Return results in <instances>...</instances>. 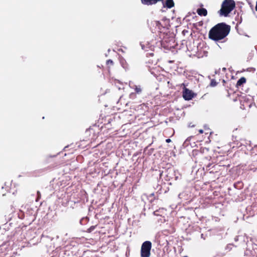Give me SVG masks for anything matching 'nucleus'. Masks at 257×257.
Here are the masks:
<instances>
[{
  "instance_id": "nucleus-1",
  "label": "nucleus",
  "mask_w": 257,
  "mask_h": 257,
  "mask_svg": "<svg viewBox=\"0 0 257 257\" xmlns=\"http://www.w3.org/2000/svg\"><path fill=\"white\" fill-rule=\"evenodd\" d=\"M230 31V26L225 23H220L209 31L208 38L215 42H224Z\"/></svg>"
},
{
  "instance_id": "nucleus-21",
  "label": "nucleus",
  "mask_w": 257,
  "mask_h": 257,
  "mask_svg": "<svg viewBox=\"0 0 257 257\" xmlns=\"http://www.w3.org/2000/svg\"><path fill=\"white\" fill-rule=\"evenodd\" d=\"M190 126H191V127H194V125H192V124H190L189 125Z\"/></svg>"
},
{
  "instance_id": "nucleus-13",
  "label": "nucleus",
  "mask_w": 257,
  "mask_h": 257,
  "mask_svg": "<svg viewBox=\"0 0 257 257\" xmlns=\"http://www.w3.org/2000/svg\"><path fill=\"white\" fill-rule=\"evenodd\" d=\"M135 90L136 92L137 93H140L142 92V89L140 86H136Z\"/></svg>"
},
{
  "instance_id": "nucleus-15",
  "label": "nucleus",
  "mask_w": 257,
  "mask_h": 257,
  "mask_svg": "<svg viewBox=\"0 0 257 257\" xmlns=\"http://www.w3.org/2000/svg\"><path fill=\"white\" fill-rule=\"evenodd\" d=\"M37 198L36 199V201H38V200L41 198V193L39 191H38L37 192Z\"/></svg>"
},
{
  "instance_id": "nucleus-12",
  "label": "nucleus",
  "mask_w": 257,
  "mask_h": 257,
  "mask_svg": "<svg viewBox=\"0 0 257 257\" xmlns=\"http://www.w3.org/2000/svg\"><path fill=\"white\" fill-rule=\"evenodd\" d=\"M106 64L108 65V68H109L110 66H112L113 65V62L111 60L109 59L106 61Z\"/></svg>"
},
{
  "instance_id": "nucleus-7",
  "label": "nucleus",
  "mask_w": 257,
  "mask_h": 257,
  "mask_svg": "<svg viewBox=\"0 0 257 257\" xmlns=\"http://www.w3.org/2000/svg\"><path fill=\"white\" fill-rule=\"evenodd\" d=\"M246 82V78L244 77H242L237 81L236 87L238 88L240 86H241L243 84L245 83Z\"/></svg>"
},
{
  "instance_id": "nucleus-4",
  "label": "nucleus",
  "mask_w": 257,
  "mask_h": 257,
  "mask_svg": "<svg viewBox=\"0 0 257 257\" xmlns=\"http://www.w3.org/2000/svg\"><path fill=\"white\" fill-rule=\"evenodd\" d=\"M181 86H183V97L185 100H191L196 95L192 90L187 88L184 83L181 84Z\"/></svg>"
},
{
  "instance_id": "nucleus-11",
  "label": "nucleus",
  "mask_w": 257,
  "mask_h": 257,
  "mask_svg": "<svg viewBox=\"0 0 257 257\" xmlns=\"http://www.w3.org/2000/svg\"><path fill=\"white\" fill-rule=\"evenodd\" d=\"M249 170H252L254 172L257 170V165H256L255 163L254 162L252 164H251L249 166Z\"/></svg>"
},
{
  "instance_id": "nucleus-9",
  "label": "nucleus",
  "mask_w": 257,
  "mask_h": 257,
  "mask_svg": "<svg viewBox=\"0 0 257 257\" xmlns=\"http://www.w3.org/2000/svg\"><path fill=\"white\" fill-rule=\"evenodd\" d=\"M197 13L199 16H206L207 15V11L205 8L197 9Z\"/></svg>"
},
{
  "instance_id": "nucleus-18",
  "label": "nucleus",
  "mask_w": 257,
  "mask_h": 257,
  "mask_svg": "<svg viewBox=\"0 0 257 257\" xmlns=\"http://www.w3.org/2000/svg\"><path fill=\"white\" fill-rule=\"evenodd\" d=\"M166 143H170L171 142V140L170 139H167L166 140Z\"/></svg>"
},
{
  "instance_id": "nucleus-8",
  "label": "nucleus",
  "mask_w": 257,
  "mask_h": 257,
  "mask_svg": "<svg viewBox=\"0 0 257 257\" xmlns=\"http://www.w3.org/2000/svg\"><path fill=\"white\" fill-rule=\"evenodd\" d=\"M174 6V3L173 0H166L165 3L164 4V7L171 9Z\"/></svg>"
},
{
  "instance_id": "nucleus-20",
  "label": "nucleus",
  "mask_w": 257,
  "mask_h": 257,
  "mask_svg": "<svg viewBox=\"0 0 257 257\" xmlns=\"http://www.w3.org/2000/svg\"><path fill=\"white\" fill-rule=\"evenodd\" d=\"M190 126H191V127H194V125H192V124H190L189 125Z\"/></svg>"
},
{
  "instance_id": "nucleus-17",
  "label": "nucleus",
  "mask_w": 257,
  "mask_h": 257,
  "mask_svg": "<svg viewBox=\"0 0 257 257\" xmlns=\"http://www.w3.org/2000/svg\"><path fill=\"white\" fill-rule=\"evenodd\" d=\"M198 133L199 134H203V133H204V129H200L198 130Z\"/></svg>"
},
{
  "instance_id": "nucleus-16",
  "label": "nucleus",
  "mask_w": 257,
  "mask_h": 257,
  "mask_svg": "<svg viewBox=\"0 0 257 257\" xmlns=\"http://www.w3.org/2000/svg\"><path fill=\"white\" fill-rule=\"evenodd\" d=\"M211 86H215L216 85V82L214 80H212L210 83Z\"/></svg>"
},
{
  "instance_id": "nucleus-6",
  "label": "nucleus",
  "mask_w": 257,
  "mask_h": 257,
  "mask_svg": "<svg viewBox=\"0 0 257 257\" xmlns=\"http://www.w3.org/2000/svg\"><path fill=\"white\" fill-rule=\"evenodd\" d=\"M163 0H141L142 4L144 5L151 6L156 4L158 2Z\"/></svg>"
},
{
  "instance_id": "nucleus-22",
  "label": "nucleus",
  "mask_w": 257,
  "mask_h": 257,
  "mask_svg": "<svg viewBox=\"0 0 257 257\" xmlns=\"http://www.w3.org/2000/svg\"><path fill=\"white\" fill-rule=\"evenodd\" d=\"M122 65L123 68H126V67H125V66H123V64H122Z\"/></svg>"
},
{
  "instance_id": "nucleus-3",
  "label": "nucleus",
  "mask_w": 257,
  "mask_h": 257,
  "mask_svg": "<svg viewBox=\"0 0 257 257\" xmlns=\"http://www.w3.org/2000/svg\"><path fill=\"white\" fill-rule=\"evenodd\" d=\"M152 244L150 241H145L143 243L141 248V257H150Z\"/></svg>"
},
{
  "instance_id": "nucleus-10",
  "label": "nucleus",
  "mask_w": 257,
  "mask_h": 257,
  "mask_svg": "<svg viewBox=\"0 0 257 257\" xmlns=\"http://www.w3.org/2000/svg\"><path fill=\"white\" fill-rule=\"evenodd\" d=\"M204 133L205 135L211 134L210 129L206 126H204Z\"/></svg>"
},
{
  "instance_id": "nucleus-2",
  "label": "nucleus",
  "mask_w": 257,
  "mask_h": 257,
  "mask_svg": "<svg viewBox=\"0 0 257 257\" xmlns=\"http://www.w3.org/2000/svg\"><path fill=\"white\" fill-rule=\"evenodd\" d=\"M235 7L234 0H224L221 4V9L218 12L219 16L227 17Z\"/></svg>"
},
{
  "instance_id": "nucleus-19",
  "label": "nucleus",
  "mask_w": 257,
  "mask_h": 257,
  "mask_svg": "<svg viewBox=\"0 0 257 257\" xmlns=\"http://www.w3.org/2000/svg\"><path fill=\"white\" fill-rule=\"evenodd\" d=\"M5 243H4V242H2L1 241H0V247L4 245Z\"/></svg>"
},
{
  "instance_id": "nucleus-14",
  "label": "nucleus",
  "mask_w": 257,
  "mask_h": 257,
  "mask_svg": "<svg viewBox=\"0 0 257 257\" xmlns=\"http://www.w3.org/2000/svg\"><path fill=\"white\" fill-rule=\"evenodd\" d=\"M96 226H91L89 228H88L87 230V232L88 233H90L95 228Z\"/></svg>"
},
{
  "instance_id": "nucleus-5",
  "label": "nucleus",
  "mask_w": 257,
  "mask_h": 257,
  "mask_svg": "<svg viewBox=\"0 0 257 257\" xmlns=\"http://www.w3.org/2000/svg\"><path fill=\"white\" fill-rule=\"evenodd\" d=\"M151 26L155 27V29L152 28V31H155V32L157 31L160 32L161 28L163 27L161 23L158 21H152L151 23Z\"/></svg>"
}]
</instances>
